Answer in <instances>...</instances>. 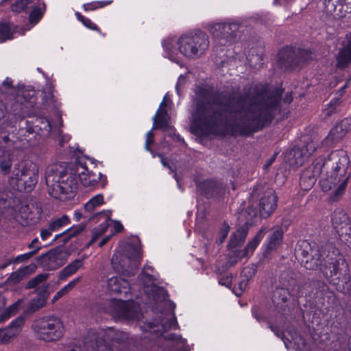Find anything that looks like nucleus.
Wrapping results in <instances>:
<instances>
[{"instance_id": "obj_40", "label": "nucleus", "mask_w": 351, "mask_h": 351, "mask_svg": "<svg viewBox=\"0 0 351 351\" xmlns=\"http://www.w3.org/2000/svg\"><path fill=\"white\" fill-rule=\"evenodd\" d=\"M44 14V11L40 8H34L29 14V21L32 26L37 24L42 19Z\"/></svg>"}, {"instance_id": "obj_18", "label": "nucleus", "mask_w": 351, "mask_h": 351, "mask_svg": "<svg viewBox=\"0 0 351 351\" xmlns=\"http://www.w3.org/2000/svg\"><path fill=\"white\" fill-rule=\"evenodd\" d=\"M42 212V208L38 204L22 206L17 217L18 221L22 226L34 225L39 221Z\"/></svg>"}, {"instance_id": "obj_16", "label": "nucleus", "mask_w": 351, "mask_h": 351, "mask_svg": "<svg viewBox=\"0 0 351 351\" xmlns=\"http://www.w3.org/2000/svg\"><path fill=\"white\" fill-rule=\"evenodd\" d=\"M332 222L341 240L351 247V225L347 215L343 212L335 213Z\"/></svg>"}, {"instance_id": "obj_48", "label": "nucleus", "mask_w": 351, "mask_h": 351, "mask_svg": "<svg viewBox=\"0 0 351 351\" xmlns=\"http://www.w3.org/2000/svg\"><path fill=\"white\" fill-rule=\"evenodd\" d=\"M75 14L77 19L80 21L85 27L92 30L99 31L97 25L92 22L90 19L86 18L79 12H76Z\"/></svg>"}, {"instance_id": "obj_10", "label": "nucleus", "mask_w": 351, "mask_h": 351, "mask_svg": "<svg viewBox=\"0 0 351 351\" xmlns=\"http://www.w3.org/2000/svg\"><path fill=\"white\" fill-rule=\"evenodd\" d=\"M19 148L16 141L10 137L8 134L0 132V149L2 154L0 155V169L4 174H8L11 171L12 162L15 158V152Z\"/></svg>"}, {"instance_id": "obj_44", "label": "nucleus", "mask_w": 351, "mask_h": 351, "mask_svg": "<svg viewBox=\"0 0 351 351\" xmlns=\"http://www.w3.org/2000/svg\"><path fill=\"white\" fill-rule=\"evenodd\" d=\"M112 1H93L91 3H85L83 5V8L85 11H93L97 8H103L106 5L110 4Z\"/></svg>"}, {"instance_id": "obj_63", "label": "nucleus", "mask_w": 351, "mask_h": 351, "mask_svg": "<svg viewBox=\"0 0 351 351\" xmlns=\"http://www.w3.org/2000/svg\"><path fill=\"white\" fill-rule=\"evenodd\" d=\"M12 81L10 78L7 77L3 82V85L7 88H10L12 86Z\"/></svg>"}, {"instance_id": "obj_36", "label": "nucleus", "mask_w": 351, "mask_h": 351, "mask_svg": "<svg viewBox=\"0 0 351 351\" xmlns=\"http://www.w3.org/2000/svg\"><path fill=\"white\" fill-rule=\"evenodd\" d=\"M96 216L101 217L104 219V221L100 224L99 228H96L94 230L93 241H95L97 237L101 235L106 231V229L108 228V227L109 226V221H110L109 216L106 213V211L98 213L96 215Z\"/></svg>"}, {"instance_id": "obj_19", "label": "nucleus", "mask_w": 351, "mask_h": 351, "mask_svg": "<svg viewBox=\"0 0 351 351\" xmlns=\"http://www.w3.org/2000/svg\"><path fill=\"white\" fill-rule=\"evenodd\" d=\"M278 197L272 189L267 190L259 202V213L263 218L270 216L277 207Z\"/></svg>"}, {"instance_id": "obj_54", "label": "nucleus", "mask_w": 351, "mask_h": 351, "mask_svg": "<svg viewBox=\"0 0 351 351\" xmlns=\"http://www.w3.org/2000/svg\"><path fill=\"white\" fill-rule=\"evenodd\" d=\"M19 306V302L14 303L6 309L5 313L7 314V317L15 314L18 310Z\"/></svg>"}, {"instance_id": "obj_64", "label": "nucleus", "mask_w": 351, "mask_h": 351, "mask_svg": "<svg viewBox=\"0 0 351 351\" xmlns=\"http://www.w3.org/2000/svg\"><path fill=\"white\" fill-rule=\"evenodd\" d=\"M88 337V335L84 338V340H83V342H82V347L81 346H80L79 348H77L78 350H76V349H71V350H69L68 351H86L85 350V339L86 338Z\"/></svg>"}, {"instance_id": "obj_50", "label": "nucleus", "mask_w": 351, "mask_h": 351, "mask_svg": "<svg viewBox=\"0 0 351 351\" xmlns=\"http://www.w3.org/2000/svg\"><path fill=\"white\" fill-rule=\"evenodd\" d=\"M29 3V0H18L12 5V10L14 12H20L26 8Z\"/></svg>"}, {"instance_id": "obj_62", "label": "nucleus", "mask_w": 351, "mask_h": 351, "mask_svg": "<svg viewBox=\"0 0 351 351\" xmlns=\"http://www.w3.org/2000/svg\"><path fill=\"white\" fill-rule=\"evenodd\" d=\"M158 157L160 158V161H161V163L162 165L164 166V167H167L171 173H174L173 170L172 169L171 167L169 166L167 162L165 161V158H163L162 155V154H158Z\"/></svg>"}, {"instance_id": "obj_30", "label": "nucleus", "mask_w": 351, "mask_h": 351, "mask_svg": "<svg viewBox=\"0 0 351 351\" xmlns=\"http://www.w3.org/2000/svg\"><path fill=\"white\" fill-rule=\"evenodd\" d=\"M85 257L82 258H77L66 266L59 274V278L60 280H65L68 277L75 274L77 270L83 267L84 261Z\"/></svg>"}, {"instance_id": "obj_4", "label": "nucleus", "mask_w": 351, "mask_h": 351, "mask_svg": "<svg viewBox=\"0 0 351 351\" xmlns=\"http://www.w3.org/2000/svg\"><path fill=\"white\" fill-rule=\"evenodd\" d=\"M296 254L306 269H319L326 277L346 275L348 273L346 260L332 245H326L319 250L315 245L312 247L309 243L303 241L298 244Z\"/></svg>"}, {"instance_id": "obj_37", "label": "nucleus", "mask_w": 351, "mask_h": 351, "mask_svg": "<svg viewBox=\"0 0 351 351\" xmlns=\"http://www.w3.org/2000/svg\"><path fill=\"white\" fill-rule=\"evenodd\" d=\"M104 196L102 194H97L89 199L84 206V209L87 213H92L96 208L104 204Z\"/></svg>"}, {"instance_id": "obj_42", "label": "nucleus", "mask_w": 351, "mask_h": 351, "mask_svg": "<svg viewBox=\"0 0 351 351\" xmlns=\"http://www.w3.org/2000/svg\"><path fill=\"white\" fill-rule=\"evenodd\" d=\"M11 27L8 24H0V40L4 42L12 38Z\"/></svg>"}, {"instance_id": "obj_20", "label": "nucleus", "mask_w": 351, "mask_h": 351, "mask_svg": "<svg viewBox=\"0 0 351 351\" xmlns=\"http://www.w3.org/2000/svg\"><path fill=\"white\" fill-rule=\"evenodd\" d=\"M266 231V228H262L256 234V236L248 242L247 246L245 247L243 250H234L233 251L232 257L237 258V260L234 261L233 263L237 262V261L242 259L245 257H248L251 256L263 238L264 234Z\"/></svg>"}, {"instance_id": "obj_56", "label": "nucleus", "mask_w": 351, "mask_h": 351, "mask_svg": "<svg viewBox=\"0 0 351 351\" xmlns=\"http://www.w3.org/2000/svg\"><path fill=\"white\" fill-rule=\"evenodd\" d=\"M81 280H82V277L78 276V277L74 278L73 280H72L71 282H69L67 285H66V286L67 287L69 290L71 291L76 287V285L78 283H80L81 282Z\"/></svg>"}, {"instance_id": "obj_43", "label": "nucleus", "mask_w": 351, "mask_h": 351, "mask_svg": "<svg viewBox=\"0 0 351 351\" xmlns=\"http://www.w3.org/2000/svg\"><path fill=\"white\" fill-rule=\"evenodd\" d=\"M49 277V274H38L27 283L26 288L27 289H33L38 286L41 282L46 280Z\"/></svg>"}, {"instance_id": "obj_39", "label": "nucleus", "mask_w": 351, "mask_h": 351, "mask_svg": "<svg viewBox=\"0 0 351 351\" xmlns=\"http://www.w3.org/2000/svg\"><path fill=\"white\" fill-rule=\"evenodd\" d=\"M47 296L46 293H40L35 298H34L30 303V309L36 311L42 308L46 303Z\"/></svg>"}, {"instance_id": "obj_6", "label": "nucleus", "mask_w": 351, "mask_h": 351, "mask_svg": "<svg viewBox=\"0 0 351 351\" xmlns=\"http://www.w3.org/2000/svg\"><path fill=\"white\" fill-rule=\"evenodd\" d=\"M128 335L124 332L117 331L109 328L106 330L96 331L90 330L85 339L86 351H110L106 341L109 340L117 343L125 342Z\"/></svg>"}, {"instance_id": "obj_59", "label": "nucleus", "mask_w": 351, "mask_h": 351, "mask_svg": "<svg viewBox=\"0 0 351 351\" xmlns=\"http://www.w3.org/2000/svg\"><path fill=\"white\" fill-rule=\"evenodd\" d=\"M84 229V226H79L77 227H75L71 230L70 236H71V237L76 236V235L80 234L81 232H82Z\"/></svg>"}, {"instance_id": "obj_29", "label": "nucleus", "mask_w": 351, "mask_h": 351, "mask_svg": "<svg viewBox=\"0 0 351 351\" xmlns=\"http://www.w3.org/2000/svg\"><path fill=\"white\" fill-rule=\"evenodd\" d=\"M29 170V169H27L25 167V164L23 161H19L15 163L13 169L10 171V184L12 185L14 187H15L16 185H19V181L24 178L26 173H27Z\"/></svg>"}, {"instance_id": "obj_33", "label": "nucleus", "mask_w": 351, "mask_h": 351, "mask_svg": "<svg viewBox=\"0 0 351 351\" xmlns=\"http://www.w3.org/2000/svg\"><path fill=\"white\" fill-rule=\"evenodd\" d=\"M247 234V227L242 226L237 229V231L231 236L228 247L231 249L240 246L244 243Z\"/></svg>"}, {"instance_id": "obj_26", "label": "nucleus", "mask_w": 351, "mask_h": 351, "mask_svg": "<svg viewBox=\"0 0 351 351\" xmlns=\"http://www.w3.org/2000/svg\"><path fill=\"white\" fill-rule=\"evenodd\" d=\"M325 8L330 13L351 12V0H325Z\"/></svg>"}, {"instance_id": "obj_49", "label": "nucleus", "mask_w": 351, "mask_h": 351, "mask_svg": "<svg viewBox=\"0 0 351 351\" xmlns=\"http://www.w3.org/2000/svg\"><path fill=\"white\" fill-rule=\"evenodd\" d=\"M317 143L313 141L306 142L302 148L304 149V154L307 158L311 156L317 149Z\"/></svg>"}, {"instance_id": "obj_7", "label": "nucleus", "mask_w": 351, "mask_h": 351, "mask_svg": "<svg viewBox=\"0 0 351 351\" xmlns=\"http://www.w3.org/2000/svg\"><path fill=\"white\" fill-rule=\"evenodd\" d=\"M32 328L38 339L47 342L59 340L64 332L62 322L55 316H46L38 319L32 324Z\"/></svg>"}, {"instance_id": "obj_46", "label": "nucleus", "mask_w": 351, "mask_h": 351, "mask_svg": "<svg viewBox=\"0 0 351 351\" xmlns=\"http://www.w3.org/2000/svg\"><path fill=\"white\" fill-rule=\"evenodd\" d=\"M153 271H154V268L152 266H148V265L145 266L143 268V271L141 274L142 280L143 281H145V278H147V280H146L147 283H149V282L152 283L156 280V277L154 276V274H152L149 271L153 272Z\"/></svg>"}, {"instance_id": "obj_47", "label": "nucleus", "mask_w": 351, "mask_h": 351, "mask_svg": "<svg viewBox=\"0 0 351 351\" xmlns=\"http://www.w3.org/2000/svg\"><path fill=\"white\" fill-rule=\"evenodd\" d=\"M43 100L45 104L47 106H51L53 108H57L58 106V101L55 99L52 90L50 87L47 92H45Z\"/></svg>"}, {"instance_id": "obj_25", "label": "nucleus", "mask_w": 351, "mask_h": 351, "mask_svg": "<svg viewBox=\"0 0 351 351\" xmlns=\"http://www.w3.org/2000/svg\"><path fill=\"white\" fill-rule=\"evenodd\" d=\"M38 182V173L35 169H29L15 188L19 191H31Z\"/></svg>"}, {"instance_id": "obj_13", "label": "nucleus", "mask_w": 351, "mask_h": 351, "mask_svg": "<svg viewBox=\"0 0 351 351\" xmlns=\"http://www.w3.org/2000/svg\"><path fill=\"white\" fill-rule=\"evenodd\" d=\"M26 126L20 129V132L25 136L27 141H30L31 138H27L30 134H36L40 138H45L49 136L51 131V125L47 119L43 117H33L31 121H26Z\"/></svg>"}, {"instance_id": "obj_8", "label": "nucleus", "mask_w": 351, "mask_h": 351, "mask_svg": "<svg viewBox=\"0 0 351 351\" xmlns=\"http://www.w3.org/2000/svg\"><path fill=\"white\" fill-rule=\"evenodd\" d=\"M300 295V286L293 274L285 272L280 275L279 285L273 295V301L277 306L286 303L291 297Z\"/></svg>"}, {"instance_id": "obj_27", "label": "nucleus", "mask_w": 351, "mask_h": 351, "mask_svg": "<svg viewBox=\"0 0 351 351\" xmlns=\"http://www.w3.org/2000/svg\"><path fill=\"white\" fill-rule=\"evenodd\" d=\"M307 158L304 154V149L297 147L292 148L287 155L289 165L295 167L302 165Z\"/></svg>"}, {"instance_id": "obj_15", "label": "nucleus", "mask_w": 351, "mask_h": 351, "mask_svg": "<svg viewBox=\"0 0 351 351\" xmlns=\"http://www.w3.org/2000/svg\"><path fill=\"white\" fill-rule=\"evenodd\" d=\"M178 326V323L176 319L173 317L168 320L167 323L165 324H162L160 326L162 331L159 329V326H154L152 323H148L146 326L144 325L143 328L147 332H149L151 337L145 336L146 337H149L150 339H153L154 336H158L159 335L164 338L167 341H172L173 342H176L178 344H180L181 346H184L186 340L183 339L180 336L175 335L173 334H168L165 335L164 332L168 328H176Z\"/></svg>"}, {"instance_id": "obj_24", "label": "nucleus", "mask_w": 351, "mask_h": 351, "mask_svg": "<svg viewBox=\"0 0 351 351\" xmlns=\"http://www.w3.org/2000/svg\"><path fill=\"white\" fill-rule=\"evenodd\" d=\"M45 261H47V267L51 270H54L65 263L66 256L62 250L54 249L46 254Z\"/></svg>"}, {"instance_id": "obj_41", "label": "nucleus", "mask_w": 351, "mask_h": 351, "mask_svg": "<svg viewBox=\"0 0 351 351\" xmlns=\"http://www.w3.org/2000/svg\"><path fill=\"white\" fill-rule=\"evenodd\" d=\"M69 219L66 215H62V217L51 221L49 224L51 230L53 231L58 230L61 227L68 224Z\"/></svg>"}, {"instance_id": "obj_57", "label": "nucleus", "mask_w": 351, "mask_h": 351, "mask_svg": "<svg viewBox=\"0 0 351 351\" xmlns=\"http://www.w3.org/2000/svg\"><path fill=\"white\" fill-rule=\"evenodd\" d=\"M53 230H51L50 226L48 228L43 229L40 231V237L42 240H47L51 235Z\"/></svg>"}, {"instance_id": "obj_32", "label": "nucleus", "mask_w": 351, "mask_h": 351, "mask_svg": "<svg viewBox=\"0 0 351 351\" xmlns=\"http://www.w3.org/2000/svg\"><path fill=\"white\" fill-rule=\"evenodd\" d=\"M346 135L342 128L336 124L330 131L328 135L323 141V144L327 147L331 146L335 142L339 141Z\"/></svg>"}, {"instance_id": "obj_34", "label": "nucleus", "mask_w": 351, "mask_h": 351, "mask_svg": "<svg viewBox=\"0 0 351 351\" xmlns=\"http://www.w3.org/2000/svg\"><path fill=\"white\" fill-rule=\"evenodd\" d=\"M351 61V40L348 45L339 51L337 56V66L340 69H343Z\"/></svg>"}, {"instance_id": "obj_53", "label": "nucleus", "mask_w": 351, "mask_h": 351, "mask_svg": "<svg viewBox=\"0 0 351 351\" xmlns=\"http://www.w3.org/2000/svg\"><path fill=\"white\" fill-rule=\"evenodd\" d=\"M232 276L226 275L219 278V284L227 287H230L232 284Z\"/></svg>"}, {"instance_id": "obj_31", "label": "nucleus", "mask_w": 351, "mask_h": 351, "mask_svg": "<svg viewBox=\"0 0 351 351\" xmlns=\"http://www.w3.org/2000/svg\"><path fill=\"white\" fill-rule=\"evenodd\" d=\"M271 231V232L268 237L267 241V248L271 250L276 249L281 244L283 238V232L280 227H274Z\"/></svg>"}, {"instance_id": "obj_5", "label": "nucleus", "mask_w": 351, "mask_h": 351, "mask_svg": "<svg viewBox=\"0 0 351 351\" xmlns=\"http://www.w3.org/2000/svg\"><path fill=\"white\" fill-rule=\"evenodd\" d=\"M178 50L184 57L195 59L202 56L209 47L208 36L202 32L183 34L177 42Z\"/></svg>"}, {"instance_id": "obj_51", "label": "nucleus", "mask_w": 351, "mask_h": 351, "mask_svg": "<svg viewBox=\"0 0 351 351\" xmlns=\"http://www.w3.org/2000/svg\"><path fill=\"white\" fill-rule=\"evenodd\" d=\"M337 124L346 134L351 130V118H346Z\"/></svg>"}, {"instance_id": "obj_55", "label": "nucleus", "mask_w": 351, "mask_h": 351, "mask_svg": "<svg viewBox=\"0 0 351 351\" xmlns=\"http://www.w3.org/2000/svg\"><path fill=\"white\" fill-rule=\"evenodd\" d=\"M81 280H82V277L78 276V277L74 278L73 280H72L71 282H69L67 285H66V286L67 287L69 290L71 291L76 287V285L78 283H80L81 282Z\"/></svg>"}, {"instance_id": "obj_38", "label": "nucleus", "mask_w": 351, "mask_h": 351, "mask_svg": "<svg viewBox=\"0 0 351 351\" xmlns=\"http://www.w3.org/2000/svg\"><path fill=\"white\" fill-rule=\"evenodd\" d=\"M162 47L165 50V56L171 60H175V55L177 49L174 47V41L173 38H168L164 40Z\"/></svg>"}, {"instance_id": "obj_58", "label": "nucleus", "mask_w": 351, "mask_h": 351, "mask_svg": "<svg viewBox=\"0 0 351 351\" xmlns=\"http://www.w3.org/2000/svg\"><path fill=\"white\" fill-rule=\"evenodd\" d=\"M230 228L227 226L224 227L220 232L219 242L222 243L227 237L229 232Z\"/></svg>"}, {"instance_id": "obj_52", "label": "nucleus", "mask_w": 351, "mask_h": 351, "mask_svg": "<svg viewBox=\"0 0 351 351\" xmlns=\"http://www.w3.org/2000/svg\"><path fill=\"white\" fill-rule=\"evenodd\" d=\"M152 130H149L146 134V141L145 145V148L146 150H149L150 145H152L154 142V134Z\"/></svg>"}, {"instance_id": "obj_2", "label": "nucleus", "mask_w": 351, "mask_h": 351, "mask_svg": "<svg viewBox=\"0 0 351 351\" xmlns=\"http://www.w3.org/2000/svg\"><path fill=\"white\" fill-rule=\"evenodd\" d=\"M350 160L343 150H335L327 159L317 158L309 169L304 171L300 179V185L304 190L310 189L320 177L319 184L324 191L333 190L330 200L337 202L345 193L351 172L349 171Z\"/></svg>"}, {"instance_id": "obj_61", "label": "nucleus", "mask_w": 351, "mask_h": 351, "mask_svg": "<svg viewBox=\"0 0 351 351\" xmlns=\"http://www.w3.org/2000/svg\"><path fill=\"white\" fill-rule=\"evenodd\" d=\"M114 229L115 232H119L123 229V226L119 221H114Z\"/></svg>"}, {"instance_id": "obj_11", "label": "nucleus", "mask_w": 351, "mask_h": 351, "mask_svg": "<svg viewBox=\"0 0 351 351\" xmlns=\"http://www.w3.org/2000/svg\"><path fill=\"white\" fill-rule=\"evenodd\" d=\"M110 312L115 317L127 320L138 319L141 316L139 306L133 301L112 300Z\"/></svg>"}, {"instance_id": "obj_60", "label": "nucleus", "mask_w": 351, "mask_h": 351, "mask_svg": "<svg viewBox=\"0 0 351 351\" xmlns=\"http://www.w3.org/2000/svg\"><path fill=\"white\" fill-rule=\"evenodd\" d=\"M247 59L249 61V63L252 66H256V63L254 64L253 59H254L255 61H260V62L261 61V56L259 55H256L253 58L247 57Z\"/></svg>"}, {"instance_id": "obj_9", "label": "nucleus", "mask_w": 351, "mask_h": 351, "mask_svg": "<svg viewBox=\"0 0 351 351\" xmlns=\"http://www.w3.org/2000/svg\"><path fill=\"white\" fill-rule=\"evenodd\" d=\"M142 258L139 249L131 247L129 254L122 256L119 260L118 255L114 254L112 258V265L117 272H121L124 275L131 276L134 274L140 265Z\"/></svg>"}, {"instance_id": "obj_23", "label": "nucleus", "mask_w": 351, "mask_h": 351, "mask_svg": "<svg viewBox=\"0 0 351 351\" xmlns=\"http://www.w3.org/2000/svg\"><path fill=\"white\" fill-rule=\"evenodd\" d=\"M200 192L208 197L220 195L223 191L222 185L213 180H204L197 184Z\"/></svg>"}, {"instance_id": "obj_35", "label": "nucleus", "mask_w": 351, "mask_h": 351, "mask_svg": "<svg viewBox=\"0 0 351 351\" xmlns=\"http://www.w3.org/2000/svg\"><path fill=\"white\" fill-rule=\"evenodd\" d=\"M31 274L30 267L26 266L19 268L17 271L13 272L8 278V281L11 284H16L21 281L26 276Z\"/></svg>"}, {"instance_id": "obj_14", "label": "nucleus", "mask_w": 351, "mask_h": 351, "mask_svg": "<svg viewBox=\"0 0 351 351\" xmlns=\"http://www.w3.org/2000/svg\"><path fill=\"white\" fill-rule=\"evenodd\" d=\"M239 29L236 23H216L210 26V32L213 34L216 45L226 46L230 43Z\"/></svg>"}, {"instance_id": "obj_3", "label": "nucleus", "mask_w": 351, "mask_h": 351, "mask_svg": "<svg viewBox=\"0 0 351 351\" xmlns=\"http://www.w3.org/2000/svg\"><path fill=\"white\" fill-rule=\"evenodd\" d=\"M77 178L86 187L95 186L96 176L88 171L80 160L77 161L69 170L58 165L48 166L45 171V182L49 194L53 198L66 201L74 197L77 189Z\"/></svg>"}, {"instance_id": "obj_22", "label": "nucleus", "mask_w": 351, "mask_h": 351, "mask_svg": "<svg viewBox=\"0 0 351 351\" xmlns=\"http://www.w3.org/2000/svg\"><path fill=\"white\" fill-rule=\"evenodd\" d=\"M108 290L114 294H123L125 296L130 291L129 282L123 278L113 276L108 280Z\"/></svg>"}, {"instance_id": "obj_28", "label": "nucleus", "mask_w": 351, "mask_h": 351, "mask_svg": "<svg viewBox=\"0 0 351 351\" xmlns=\"http://www.w3.org/2000/svg\"><path fill=\"white\" fill-rule=\"evenodd\" d=\"M256 269L254 265L247 266L243 268L241 274V280L239 282V292L235 294L239 296L246 289L248 282L254 276Z\"/></svg>"}, {"instance_id": "obj_45", "label": "nucleus", "mask_w": 351, "mask_h": 351, "mask_svg": "<svg viewBox=\"0 0 351 351\" xmlns=\"http://www.w3.org/2000/svg\"><path fill=\"white\" fill-rule=\"evenodd\" d=\"M40 250V247H36L34 250L29 252L27 253L21 254L14 258L10 263H19L22 262H25L28 261L30 258H32L34 254H36Z\"/></svg>"}, {"instance_id": "obj_12", "label": "nucleus", "mask_w": 351, "mask_h": 351, "mask_svg": "<svg viewBox=\"0 0 351 351\" xmlns=\"http://www.w3.org/2000/svg\"><path fill=\"white\" fill-rule=\"evenodd\" d=\"M278 56L282 64L287 68L293 69L313 59V54L308 51L299 49L295 51L290 47H286L278 52Z\"/></svg>"}, {"instance_id": "obj_17", "label": "nucleus", "mask_w": 351, "mask_h": 351, "mask_svg": "<svg viewBox=\"0 0 351 351\" xmlns=\"http://www.w3.org/2000/svg\"><path fill=\"white\" fill-rule=\"evenodd\" d=\"M169 101H170V99L168 98L167 95H165L158 110L153 117L152 130L161 129L165 132H169L170 134H174V130L169 124V116L167 110L165 109Z\"/></svg>"}, {"instance_id": "obj_21", "label": "nucleus", "mask_w": 351, "mask_h": 351, "mask_svg": "<svg viewBox=\"0 0 351 351\" xmlns=\"http://www.w3.org/2000/svg\"><path fill=\"white\" fill-rule=\"evenodd\" d=\"M24 324V319L17 318L10 326L0 329V343H5L18 335L20 332V328Z\"/></svg>"}, {"instance_id": "obj_1", "label": "nucleus", "mask_w": 351, "mask_h": 351, "mask_svg": "<svg viewBox=\"0 0 351 351\" xmlns=\"http://www.w3.org/2000/svg\"><path fill=\"white\" fill-rule=\"evenodd\" d=\"M281 92L269 85L256 86L252 92L231 99L228 104L211 101L207 95L194 101L191 128L197 134L248 135L271 121Z\"/></svg>"}]
</instances>
